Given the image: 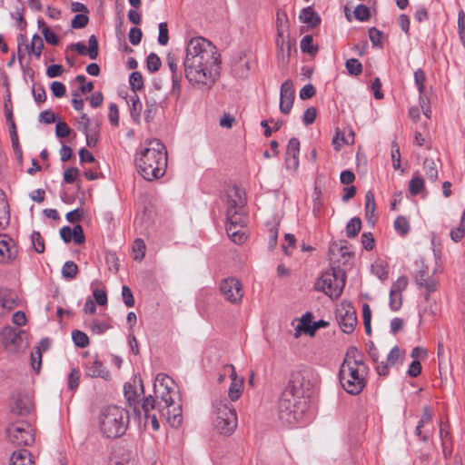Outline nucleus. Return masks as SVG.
Segmentation results:
<instances>
[{
	"instance_id": "52",
	"label": "nucleus",
	"mask_w": 465,
	"mask_h": 465,
	"mask_svg": "<svg viewBox=\"0 0 465 465\" xmlns=\"http://www.w3.org/2000/svg\"><path fill=\"white\" fill-rule=\"evenodd\" d=\"M31 241L32 244L34 246L35 251L37 253H43L45 252V240L38 232H34L31 234Z\"/></svg>"
},
{
	"instance_id": "57",
	"label": "nucleus",
	"mask_w": 465,
	"mask_h": 465,
	"mask_svg": "<svg viewBox=\"0 0 465 465\" xmlns=\"http://www.w3.org/2000/svg\"><path fill=\"white\" fill-rule=\"evenodd\" d=\"M402 304V295L400 292H390V307L393 311H398Z\"/></svg>"
},
{
	"instance_id": "40",
	"label": "nucleus",
	"mask_w": 465,
	"mask_h": 465,
	"mask_svg": "<svg viewBox=\"0 0 465 465\" xmlns=\"http://www.w3.org/2000/svg\"><path fill=\"white\" fill-rule=\"evenodd\" d=\"M394 229L400 235H406L410 232V223L405 216H398L394 221Z\"/></svg>"
},
{
	"instance_id": "32",
	"label": "nucleus",
	"mask_w": 465,
	"mask_h": 465,
	"mask_svg": "<svg viewBox=\"0 0 465 465\" xmlns=\"http://www.w3.org/2000/svg\"><path fill=\"white\" fill-rule=\"evenodd\" d=\"M25 48L30 54H34L36 58H40L44 49V41L38 35L32 37L30 45H26Z\"/></svg>"
},
{
	"instance_id": "24",
	"label": "nucleus",
	"mask_w": 465,
	"mask_h": 465,
	"mask_svg": "<svg viewBox=\"0 0 465 465\" xmlns=\"http://www.w3.org/2000/svg\"><path fill=\"white\" fill-rule=\"evenodd\" d=\"M86 375L93 378L100 377L105 381L111 379L110 371H107L103 362L98 360L90 361L86 364Z\"/></svg>"
},
{
	"instance_id": "63",
	"label": "nucleus",
	"mask_w": 465,
	"mask_h": 465,
	"mask_svg": "<svg viewBox=\"0 0 465 465\" xmlns=\"http://www.w3.org/2000/svg\"><path fill=\"white\" fill-rule=\"evenodd\" d=\"M408 286V278L406 276H401L392 284L391 291L401 293Z\"/></svg>"
},
{
	"instance_id": "47",
	"label": "nucleus",
	"mask_w": 465,
	"mask_h": 465,
	"mask_svg": "<svg viewBox=\"0 0 465 465\" xmlns=\"http://www.w3.org/2000/svg\"><path fill=\"white\" fill-rule=\"evenodd\" d=\"M72 339L74 344L79 348H85L89 344L88 336L84 331L78 330L73 331Z\"/></svg>"
},
{
	"instance_id": "29",
	"label": "nucleus",
	"mask_w": 465,
	"mask_h": 465,
	"mask_svg": "<svg viewBox=\"0 0 465 465\" xmlns=\"http://www.w3.org/2000/svg\"><path fill=\"white\" fill-rule=\"evenodd\" d=\"M2 338L6 348L13 350L12 346L17 347L22 341V337L12 327H5L2 331Z\"/></svg>"
},
{
	"instance_id": "5",
	"label": "nucleus",
	"mask_w": 465,
	"mask_h": 465,
	"mask_svg": "<svg viewBox=\"0 0 465 465\" xmlns=\"http://www.w3.org/2000/svg\"><path fill=\"white\" fill-rule=\"evenodd\" d=\"M144 396V389L141 377L134 375L124 385L125 409L122 410L118 418V437L124 434L129 426L131 418L140 416V402Z\"/></svg>"
},
{
	"instance_id": "13",
	"label": "nucleus",
	"mask_w": 465,
	"mask_h": 465,
	"mask_svg": "<svg viewBox=\"0 0 465 465\" xmlns=\"http://www.w3.org/2000/svg\"><path fill=\"white\" fill-rule=\"evenodd\" d=\"M336 319L343 332H352L357 324L354 306L351 302H342L336 309Z\"/></svg>"
},
{
	"instance_id": "30",
	"label": "nucleus",
	"mask_w": 465,
	"mask_h": 465,
	"mask_svg": "<svg viewBox=\"0 0 465 465\" xmlns=\"http://www.w3.org/2000/svg\"><path fill=\"white\" fill-rule=\"evenodd\" d=\"M31 403L28 399L23 397L22 395H17L11 406L12 411L18 415L28 414L31 411Z\"/></svg>"
},
{
	"instance_id": "41",
	"label": "nucleus",
	"mask_w": 465,
	"mask_h": 465,
	"mask_svg": "<svg viewBox=\"0 0 465 465\" xmlns=\"http://www.w3.org/2000/svg\"><path fill=\"white\" fill-rule=\"evenodd\" d=\"M78 273V266L72 261L66 262L62 268V275L64 278L73 280Z\"/></svg>"
},
{
	"instance_id": "1",
	"label": "nucleus",
	"mask_w": 465,
	"mask_h": 465,
	"mask_svg": "<svg viewBox=\"0 0 465 465\" xmlns=\"http://www.w3.org/2000/svg\"><path fill=\"white\" fill-rule=\"evenodd\" d=\"M221 55L209 40L193 37L186 44L184 76L193 86L211 88L220 75Z\"/></svg>"
},
{
	"instance_id": "55",
	"label": "nucleus",
	"mask_w": 465,
	"mask_h": 465,
	"mask_svg": "<svg viewBox=\"0 0 465 465\" xmlns=\"http://www.w3.org/2000/svg\"><path fill=\"white\" fill-rule=\"evenodd\" d=\"M113 325L108 324L105 322L94 320L91 323V330L94 333L102 334L105 332L107 330L112 329Z\"/></svg>"
},
{
	"instance_id": "56",
	"label": "nucleus",
	"mask_w": 465,
	"mask_h": 465,
	"mask_svg": "<svg viewBox=\"0 0 465 465\" xmlns=\"http://www.w3.org/2000/svg\"><path fill=\"white\" fill-rule=\"evenodd\" d=\"M88 21L89 18L85 14H77L72 19L71 26L74 29H81L87 25Z\"/></svg>"
},
{
	"instance_id": "10",
	"label": "nucleus",
	"mask_w": 465,
	"mask_h": 465,
	"mask_svg": "<svg viewBox=\"0 0 465 465\" xmlns=\"http://www.w3.org/2000/svg\"><path fill=\"white\" fill-rule=\"evenodd\" d=\"M9 440L16 446H29L35 441V434L31 425L20 421L10 425L7 429Z\"/></svg>"
},
{
	"instance_id": "22",
	"label": "nucleus",
	"mask_w": 465,
	"mask_h": 465,
	"mask_svg": "<svg viewBox=\"0 0 465 465\" xmlns=\"http://www.w3.org/2000/svg\"><path fill=\"white\" fill-rule=\"evenodd\" d=\"M18 305L17 295L8 289L0 290V315H5Z\"/></svg>"
},
{
	"instance_id": "3",
	"label": "nucleus",
	"mask_w": 465,
	"mask_h": 465,
	"mask_svg": "<svg viewBox=\"0 0 465 465\" xmlns=\"http://www.w3.org/2000/svg\"><path fill=\"white\" fill-rule=\"evenodd\" d=\"M368 372L369 367L364 362L362 354L357 348L351 347L339 371L342 388L350 394H359L366 386Z\"/></svg>"
},
{
	"instance_id": "8",
	"label": "nucleus",
	"mask_w": 465,
	"mask_h": 465,
	"mask_svg": "<svg viewBox=\"0 0 465 465\" xmlns=\"http://www.w3.org/2000/svg\"><path fill=\"white\" fill-rule=\"evenodd\" d=\"M345 272L340 267H332L323 272L315 282V289L331 299L341 296L345 286Z\"/></svg>"
},
{
	"instance_id": "46",
	"label": "nucleus",
	"mask_w": 465,
	"mask_h": 465,
	"mask_svg": "<svg viewBox=\"0 0 465 465\" xmlns=\"http://www.w3.org/2000/svg\"><path fill=\"white\" fill-rule=\"evenodd\" d=\"M301 49L303 53L314 54L317 53L318 48L312 44V36L307 35L302 37L300 44Z\"/></svg>"
},
{
	"instance_id": "38",
	"label": "nucleus",
	"mask_w": 465,
	"mask_h": 465,
	"mask_svg": "<svg viewBox=\"0 0 465 465\" xmlns=\"http://www.w3.org/2000/svg\"><path fill=\"white\" fill-rule=\"evenodd\" d=\"M464 233H465V209H464L462 217L460 219V225L453 228L450 231V236L453 242H459L464 237Z\"/></svg>"
},
{
	"instance_id": "33",
	"label": "nucleus",
	"mask_w": 465,
	"mask_h": 465,
	"mask_svg": "<svg viewBox=\"0 0 465 465\" xmlns=\"http://www.w3.org/2000/svg\"><path fill=\"white\" fill-rule=\"evenodd\" d=\"M300 20L308 25L314 27L320 23V18L311 7L303 8L300 13Z\"/></svg>"
},
{
	"instance_id": "31",
	"label": "nucleus",
	"mask_w": 465,
	"mask_h": 465,
	"mask_svg": "<svg viewBox=\"0 0 465 465\" xmlns=\"http://www.w3.org/2000/svg\"><path fill=\"white\" fill-rule=\"evenodd\" d=\"M9 221V206L5 193L0 189V229H4L8 225Z\"/></svg>"
},
{
	"instance_id": "18",
	"label": "nucleus",
	"mask_w": 465,
	"mask_h": 465,
	"mask_svg": "<svg viewBox=\"0 0 465 465\" xmlns=\"http://www.w3.org/2000/svg\"><path fill=\"white\" fill-rule=\"evenodd\" d=\"M18 254L17 245L7 234H0V263L13 262Z\"/></svg>"
},
{
	"instance_id": "11",
	"label": "nucleus",
	"mask_w": 465,
	"mask_h": 465,
	"mask_svg": "<svg viewBox=\"0 0 465 465\" xmlns=\"http://www.w3.org/2000/svg\"><path fill=\"white\" fill-rule=\"evenodd\" d=\"M246 219L244 213H234V215L226 216V232L235 243L241 244L246 239Z\"/></svg>"
},
{
	"instance_id": "43",
	"label": "nucleus",
	"mask_w": 465,
	"mask_h": 465,
	"mask_svg": "<svg viewBox=\"0 0 465 465\" xmlns=\"http://www.w3.org/2000/svg\"><path fill=\"white\" fill-rule=\"evenodd\" d=\"M424 181L420 175L414 176L409 183V191L412 195H417L424 190Z\"/></svg>"
},
{
	"instance_id": "61",
	"label": "nucleus",
	"mask_w": 465,
	"mask_h": 465,
	"mask_svg": "<svg viewBox=\"0 0 465 465\" xmlns=\"http://www.w3.org/2000/svg\"><path fill=\"white\" fill-rule=\"evenodd\" d=\"M71 133V129L64 122H58L55 126V135L59 138L67 137Z\"/></svg>"
},
{
	"instance_id": "51",
	"label": "nucleus",
	"mask_w": 465,
	"mask_h": 465,
	"mask_svg": "<svg viewBox=\"0 0 465 465\" xmlns=\"http://www.w3.org/2000/svg\"><path fill=\"white\" fill-rule=\"evenodd\" d=\"M286 15L282 13L277 14V23H278V39L276 41L277 45L281 46L282 49H283L284 45V38H283V33H284V25H283V20L285 19Z\"/></svg>"
},
{
	"instance_id": "25",
	"label": "nucleus",
	"mask_w": 465,
	"mask_h": 465,
	"mask_svg": "<svg viewBox=\"0 0 465 465\" xmlns=\"http://www.w3.org/2000/svg\"><path fill=\"white\" fill-rule=\"evenodd\" d=\"M432 420V414L430 409L429 407H424L422 411V415L418 421V424L415 428V435L418 436L422 441L427 442L430 439V435L427 431H422V428L430 423Z\"/></svg>"
},
{
	"instance_id": "53",
	"label": "nucleus",
	"mask_w": 465,
	"mask_h": 465,
	"mask_svg": "<svg viewBox=\"0 0 465 465\" xmlns=\"http://www.w3.org/2000/svg\"><path fill=\"white\" fill-rule=\"evenodd\" d=\"M414 81L418 88L419 94H423L425 93L426 76L421 69H417L414 72Z\"/></svg>"
},
{
	"instance_id": "54",
	"label": "nucleus",
	"mask_w": 465,
	"mask_h": 465,
	"mask_svg": "<svg viewBox=\"0 0 465 465\" xmlns=\"http://www.w3.org/2000/svg\"><path fill=\"white\" fill-rule=\"evenodd\" d=\"M133 253L134 260H142L145 253V244L143 240L136 239L133 245Z\"/></svg>"
},
{
	"instance_id": "12",
	"label": "nucleus",
	"mask_w": 465,
	"mask_h": 465,
	"mask_svg": "<svg viewBox=\"0 0 465 465\" xmlns=\"http://www.w3.org/2000/svg\"><path fill=\"white\" fill-rule=\"evenodd\" d=\"M100 431L108 439L116 438V405L104 407L99 414Z\"/></svg>"
},
{
	"instance_id": "39",
	"label": "nucleus",
	"mask_w": 465,
	"mask_h": 465,
	"mask_svg": "<svg viewBox=\"0 0 465 465\" xmlns=\"http://www.w3.org/2000/svg\"><path fill=\"white\" fill-rule=\"evenodd\" d=\"M126 103L130 106V112L134 118H138L141 114L142 111V103L139 100L136 94L131 95L129 100H126Z\"/></svg>"
},
{
	"instance_id": "6",
	"label": "nucleus",
	"mask_w": 465,
	"mask_h": 465,
	"mask_svg": "<svg viewBox=\"0 0 465 465\" xmlns=\"http://www.w3.org/2000/svg\"><path fill=\"white\" fill-rule=\"evenodd\" d=\"M213 422L221 434L230 435L234 431L237 427V414L228 400L221 399L213 402Z\"/></svg>"
},
{
	"instance_id": "9",
	"label": "nucleus",
	"mask_w": 465,
	"mask_h": 465,
	"mask_svg": "<svg viewBox=\"0 0 465 465\" xmlns=\"http://www.w3.org/2000/svg\"><path fill=\"white\" fill-rule=\"evenodd\" d=\"M317 381L314 372L310 369L294 371L291 374L286 391L292 392L296 397L305 400Z\"/></svg>"
},
{
	"instance_id": "58",
	"label": "nucleus",
	"mask_w": 465,
	"mask_h": 465,
	"mask_svg": "<svg viewBox=\"0 0 465 465\" xmlns=\"http://www.w3.org/2000/svg\"><path fill=\"white\" fill-rule=\"evenodd\" d=\"M169 41L168 36V26L167 24L163 22L159 24V35H158V43L161 45H166Z\"/></svg>"
},
{
	"instance_id": "23",
	"label": "nucleus",
	"mask_w": 465,
	"mask_h": 465,
	"mask_svg": "<svg viewBox=\"0 0 465 465\" xmlns=\"http://www.w3.org/2000/svg\"><path fill=\"white\" fill-rule=\"evenodd\" d=\"M401 353L398 346L393 347L387 355L386 361H381L376 365V371L381 376H386L389 369L394 366L401 359Z\"/></svg>"
},
{
	"instance_id": "60",
	"label": "nucleus",
	"mask_w": 465,
	"mask_h": 465,
	"mask_svg": "<svg viewBox=\"0 0 465 465\" xmlns=\"http://www.w3.org/2000/svg\"><path fill=\"white\" fill-rule=\"evenodd\" d=\"M354 15L359 21H366L370 17V10L364 5H359L354 10Z\"/></svg>"
},
{
	"instance_id": "44",
	"label": "nucleus",
	"mask_w": 465,
	"mask_h": 465,
	"mask_svg": "<svg viewBox=\"0 0 465 465\" xmlns=\"http://www.w3.org/2000/svg\"><path fill=\"white\" fill-rule=\"evenodd\" d=\"M129 84L134 92L143 88V78L140 72L134 71L129 75Z\"/></svg>"
},
{
	"instance_id": "20",
	"label": "nucleus",
	"mask_w": 465,
	"mask_h": 465,
	"mask_svg": "<svg viewBox=\"0 0 465 465\" xmlns=\"http://www.w3.org/2000/svg\"><path fill=\"white\" fill-rule=\"evenodd\" d=\"M300 142L297 138H291L288 142L285 155V166L290 171L299 168Z\"/></svg>"
},
{
	"instance_id": "21",
	"label": "nucleus",
	"mask_w": 465,
	"mask_h": 465,
	"mask_svg": "<svg viewBox=\"0 0 465 465\" xmlns=\"http://www.w3.org/2000/svg\"><path fill=\"white\" fill-rule=\"evenodd\" d=\"M71 49L76 51L81 55H88L90 59H96L98 56V41L94 35H92L88 40V47L84 43L78 42L70 45Z\"/></svg>"
},
{
	"instance_id": "42",
	"label": "nucleus",
	"mask_w": 465,
	"mask_h": 465,
	"mask_svg": "<svg viewBox=\"0 0 465 465\" xmlns=\"http://www.w3.org/2000/svg\"><path fill=\"white\" fill-rule=\"evenodd\" d=\"M143 400L141 401V409L140 412L143 411L144 418L149 419L151 411L155 409V400L153 396L149 395L147 397H143Z\"/></svg>"
},
{
	"instance_id": "14",
	"label": "nucleus",
	"mask_w": 465,
	"mask_h": 465,
	"mask_svg": "<svg viewBox=\"0 0 465 465\" xmlns=\"http://www.w3.org/2000/svg\"><path fill=\"white\" fill-rule=\"evenodd\" d=\"M220 291L225 300L233 304L240 303L243 297L242 284L233 277L223 280L220 283Z\"/></svg>"
},
{
	"instance_id": "50",
	"label": "nucleus",
	"mask_w": 465,
	"mask_h": 465,
	"mask_svg": "<svg viewBox=\"0 0 465 465\" xmlns=\"http://www.w3.org/2000/svg\"><path fill=\"white\" fill-rule=\"evenodd\" d=\"M346 69L348 70V73L351 75H359L362 72V65L359 62V60L351 58L346 61L345 63Z\"/></svg>"
},
{
	"instance_id": "17",
	"label": "nucleus",
	"mask_w": 465,
	"mask_h": 465,
	"mask_svg": "<svg viewBox=\"0 0 465 465\" xmlns=\"http://www.w3.org/2000/svg\"><path fill=\"white\" fill-rule=\"evenodd\" d=\"M295 97L293 83L286 80L281 85L280 90V111L282 114H290Z\"/></svg>"
},
{
	"instance_id": "26",
	"label": "nucleus",
	"mask_w": 465,
	"mask_h": 465,
	"mask_svg": "<svg viewBox=\"0 0 465 465\" xmlns=\"http://www.w3.org/2000/svg\"><path fill=\"white\" fill-rule=\"evenodd\" d=\"M164 94H160L155 91L148 90L147 94L145 96L147 106L145 114L147 118L151 117L152 114H153L156 112L158 104L164 101Z\"/></svg>"
},
{
	"instance_id": "15",
	"label": "nucleus",
	"mask_w": 465,
	"mask_h": 465,
	"mask_svg": "<svg viewBox=\"0 0 465 465\" xmlns=\"http://www.w3.org/2000/svg\"><path fill=\"white\" fill-rule=\"evenodd\" d=\"M226 216L234 215V213H243L245 205L244 192L236 186L229 187L225 195Z\"/></svg>"
},
{
	"instance_id": "48",
	"label": "nucleus",
	"mask_w": 465,
	"mask_h": 465,
	"mask_svg": "<svg viewBox=\"0 0 465 465\" xmlns=\"http://www.w3.org/2000/svg\"><path fill=\"white\" fill-rule=\"evenodd\" d=\"M41 365L42 349L40 347H35V350L31 352V366L36 373H39Z\"/></svg>"
},
{
	"instance_id": "7",
	"label": "nucleus",
	"mask_w": 465,
	"mask_h": 465,
	"mask_svg": "<svg viewBox=\"0 0 465 465\" xmlns=\"http://www.w3.org/2000/svg\"><path fill=\"white\" fill-rule=\"evenodd\" d=\"M306 404V400L284 390L278 404L280 419L289 425L299 422L303 417Z\"/></svg>"
},
{
	"instance_id": "49",
	"label": "nucleus",
	"mask_w": 465,
	"mask_h": 465,
	"mask_svg": "<svg viewBox=\"0 0 465 465\" xmlns=\"http://www.w3.org/2000/svg\"><path fill=\"white\" fill-rule=\"evenodd\" d=\"M161 59L160 57L154 54L151 53L146 59V67L149 72L155 73L157 72L161 67Z\"/></svg>"
},
{
	"instance_id": "62",
	"label": "nucleus",
	"mask_w": 465,
	"mask_h": 465,
	"mask_svg": "<svg viewBox=\"0 0 465 465\" xmlns=\"http://www.w3.org/2000/svg\"><path fill=\"white\" fill-rule=\"evenodd\" d=\"M93 297L94 300V302L100 306H104L107 303L106 292L102 289H94L93 292Z\"/></svg>"
},
{
	"instance_id": "64",
	"label": "nucleus",
	"mask_w": 465,
	"mask_h": 465,
	"mask_svg": "<svg viewBox=\"0 0 465 465\" xmlns=\"http://www.w3.org/2000/svg\"><path fill=\"white\" fill-rule=\"evenodd\" d=\"M317 116V110L315 107H309L303 114L302 122L305 125L312 124Z\"/></svg>"
},
{
	"instance_id": "59",
	"label": "nucleus",
	"mask_w": 465,
	"mask_h": 465,
	"mask_svg": "<svg viewBox=\"0 0 465 465\" xmlns=\"http://www.w3.org/2000/svg\"><path fill=\"white\" fill-rule=\"evenodd\" d=\"M382 36H383L382 32L378 30L375 27H371L369 30V37L373 45L381 46Z\"/></svg>"
},
{
	"instance_id": "37",
	"label": "nucleus",
	"mask_w": 465,
	"mask_h": 465,
	"mask_svg": "<svg viewBox=\"0 0 465 465\" xmlns=\"http://www.w3.org/2000/svg\"><path fill=\"white\" fill-rule=\"evenodd\" d=\"M361 228V222L360 218L353 217L351 218L347 225H346V235L348 238H353L355 237Z\"/></svg>"
},
{
	"instance_id": "35",
	"label": "nucleus",
	"mask_w": 465,
	"mask_h": 465,
	"mask_svg": "<svg viewBox=\"0 0 465 465\" xmlns=\"http://www.w3.org/2000/svg\"><path fill=\"white\" fill-rule=\"evenodd\" d=\"M376 203L374 193L368 191L365 194V212L369 221L375 217Z\"/></svg>"
},
{
	"instance_id": "4",
	"label": "nucleus",
	"mask_w": 465,
	"mask_h": 465,
	"mask_svg": "<svg viewBox=\"0 0 465 465\" xmlns=\"http://www.w3.org/2000/svg\"><path fill=\"white\" fill-rule=\"evenodd\" d=\"M153 391L156 398L161 399L158 403L159 413L164 417L172 427H178L183 420L182 407L175 402L176 385L174 381L164 373H158L154 380Z\"/></svg>"
},
{
	"instance_id": "16",
	"label": "nucleus",
	"mask_w": 465,
	"mask_h": 465,
	"mask_svg": "<svg viewBox=\"0 0 465 465\" xmlns=\"http://www.w3.org/2000/svg\"><path fill=\"white\" fill-rule=\"evenodd\" d=\"M416 266L419 268L415 275V282L420 288H424L427 292L425 298L428 299L430 293L437 289L438 282L429 273V268L423 263L422 261L416 262Z\"/></svg>"
},
{
	"instance_id": "28",
	"label": "nucleus",
	"mask_w": 465,
	"mask_h": 465,
	"mask_svg": "<svg viewBox=\"0 0 465 465\" xmlns=\"http://www.w3.org/2000/svg\"><path fill=\"white\" fill-rule=\"evenodd\" d=\"M10 465H35V460L30 451L19 450L13 452Z\"/></svg>"
},
{
	"instance_id": "45",
	"label": "nucleus",
	"mask_w": 465,
	"mask_h": 465,
	"mask_svg": "<svg viewBox=\"0 0 465 465\" xmlns=\"http://www.w3.org/2000/svg\"><path fill=\"white\" fill-rule=\"evenodd\" d=\"M80 371L76 368H73L68 375L67 387L70 391H75L79 386L80 381Z\"/></svg>"
},
{
	"instance_id": "2",
	"label": "nucleus",
	"mask_w": 465,
	"mask_h": 465,
	"mask_svg": "<svg viewBox=\"0 0 465 465\" xmlns=\"http://www.w3.org/2000/svg\"><path fill=\"white\" fill-rule=\"evenodd\" d=\"M135 163L138 173L146 181L163 177L167 168V151L158 139L146 140L136 153Z\"/></svg>"
},
{
	"instance_id": "27",
	"label": "nucleus",
	"mask_w": 465,
	"mask_h": 465,
	"mask_svg": "<svg viewBox=\"0 0 465 465\" xmlns=\"http://www.w3.org/2000/svg\"><path fill=\"white\" fill-rule=\"evenodd\" d=\"M312 314L310 312L304 313L301 318L298 319V324L294 328V337L299 338L302 333L309 334L311 336V329L312 326Z\"/></svg>"
},
{
	"instance_id": "34",
	"label": "nucleus",
	"mask_w": 465,
	"mask_h": 465,
	"mask_svg": "<svg viewBox=\"0 0 465 465\" xmlns=\"http://www.w3.org/2000/svg\"><path fill=\"white\" fill-rule=\"evenodd\" d=\"M423 170L429 180L436 182L438 179V168L433 159L426 158L423 163Z\"/></svg>"
},
{
	"instance_id": "19",
	"label": "nucleus",
	"mask_w": 465,
	"mask_h": 465,
	"mask_svg": "<svg viewBox=\"0 0 465 465\" xmlns=\"http://www.w3.org/2000/svg\"><path fill=\"white\" fill-rule=\"evenodd\" d=\"M224 372L229 373L232 380L228 390V397L232 401H237L242 393L243 378L239 377L233 365H226L223 368Z\"/></svg>"
},
{
	"instance_id": "36",
	"label": "nucleus",
	"mask_w": 465,
	"mask_h": 465,
	"mask_svg": "<svg viewBox=\"0 0 465 465\" xmlns=\"http://www.w3.org/2000/svg\"><path fill=\"white\" fill-rule=\"evenodd\" d=\"M38 26L41 28L42 34L48 44L53 45H56L58 44V36L50 30L44 21L38 20Z\"/></svg>"
}]
</instances>
